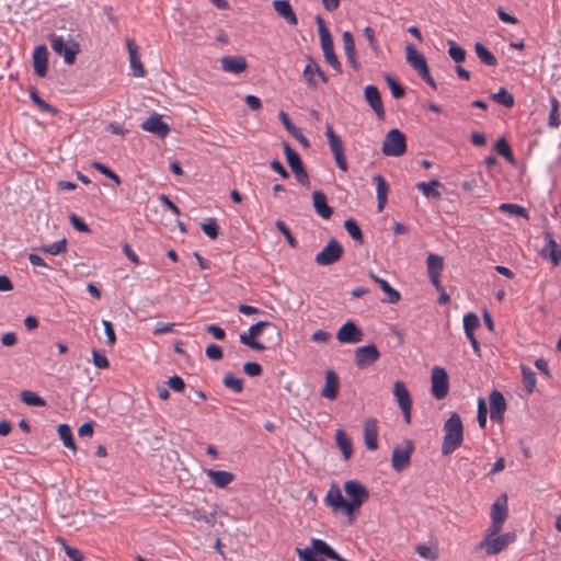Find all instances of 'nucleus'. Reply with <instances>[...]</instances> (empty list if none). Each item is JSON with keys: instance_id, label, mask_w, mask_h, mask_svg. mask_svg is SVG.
<instances>
[{"instance_id": "nucleus-60", "label": "nucleus", "mask_w": 561, "mask_h": 561, "mask_svg": "<svg viewBox=\"0 0 561 561\" xmlns=\"http://www.w3.org/2000/svg\"><path fill=\"white\" fill-rule=\"evenodd\" d=\"M206 356L211 360H220L224 357L222 350L217 344H209L206 347Z\"/></svg>"}, {"instance_id": "nucleus-8", "label": "nucleus", "mask_w": 561, "mask_h": 561, "mask_svg": "<svg viewBox=\"0 0 561 561\" xmlns=\"http://www.w3.org/2000/svg\"><path fill=\"white\" fill-rule=\"evenodd\" d=\"M325 136L328 139V144L330 150L334 157V161L340 170L346 172L348 169L347 160L344 153V146L341 138L334 133L332 126L327 124L325 126Z\"/></svg>"}, {"instance_id": "nucleus-14", "label": "nucleus", "mask_w": 561, "mask_h": 561, "mask_svg": "<svg viewBox=\"0 0 561 561\" xmlns=\"http://www.w3.org/2000/svg\"><path fill=\"white\" fill-rule=\"evenodd\" d=\"M325 503L330 506L334 512L342 511L345 515L352 517L353 516V504H350L346 501L341 490L336 485H332L325 496Z\"/></svg>"}, {"instance_id": "nucleus-7", "label": "nucleus", "mask_w": 561, "mask_h": 561, "mask_svg": "<svg viewBox=\"0 0 561 561\" xmlns=\"http://www.w3.org/2000/svg\"><path fill=\"white\" fill-rule=\"evenodd\" d=\"M381 151L387 157H401L407 151L405 135L397 129H390L383 139Z\"/></svg>"}, {"instance_id": "nucleus-11", "label": "nucleus", "mask_w": 561, "mask_h": 561, "mask_svg": "<svg viewBox=\"0 0 561 561\" xmlns=\"http://www.w3.org/2000/svg\"><path fill=\"white\" fill-rule=\"evenodd\" d=\"M431 391L436 400L446 398L449 391V379L445 368L435 366L431 373Z\"/></svg>"}, {"instance_id": "nucleus-37", "label": "nucleus", "mask_w": 561, "mask_h": 561, "mask_svg": "<svg viewBox=\"0 0 561 561\" xmlns=\"http://www.w3.org/2000/svg\"><path fill=\"white\" fill-rule=\"evenodd\" d=\"M440 186V182L438 180H431L430 182H419L416 184V188L427 198H439L440 193L437 191V187Z\"/></svg>"}, {"instance_id": "nucleus-44", "label": "nucleus", "mask_w": 561, "mask_h": 561, "mask_svg": "<svg viewBox=\"0 0 561 561\" xmlns=\"http://www.w3.org/2000/svg\"><path fill=\"white\" fill-rule=\"evenodd\" d=\"M21 400L27 405L45 407L46 401L33 391L24 390L21 392Z\"/></svg>"}, {"instance_id": "nucleus-52", "label": "nucleus", "mask_w": 561, "mask_h": 561, "mask_svg": "<svg viewBox=\"0 0 561 561\" xmlns=\"http://www.w3.org/2000/svg\"><path fill=\"white\" fill-rule=\"evenodd\" d=\"M385 79H386V82L388 83V85L391 90V94L394 99H401L404 96V94H405L404 88L394 78L387 75L385 77Z\"/></svg>"}, {"instance_id": "nucleus-50", "label": "nucleus", "mask_w": 561, "mask_h": 561, "mask_svg": "<svg viewBox=\"0 0 561 561\" xmlns=\"http://www.w3.org/2000/svg\"><path fill=\"white\" fill-rule=\"evenodd\" d=\"M363 34L367 38L368 45H369L370 49L373 50L374 55L376 57H379V55L381 54V49H380V46H379L378 41L376 38L374 28L370 27V26H366L363 30Z\"/></svg>"}, {"instance_id": "nucleus-34", "label": "nucleus", "mask_w": 561, "mask_h": 561, "mask_svg": "<svg viewBox=\"0 0 561 561\" xmlns=\"http://www.w3.org/2000/svg\"><path fill=\"white\" fill-rule=\"evenodd\" d=\"M369 275H370L371 279L376 284H378L379 287L381 288V290L387 295V302L397 304L400 300V298H401L400 293L398 290H396L394 288H392L387 280L378 277L373 272H370Z\"/></svg>"}, {"instance_id": "nucleus-54", "label": "nucleus", "mask_w": 561, "mask_h": 561, "mask_svg": "<svg viewBox=\"0 0 561 561\" xmlns=\"http://www.w3.org/2000/svg\"><path fill=\"white\" fill-rule=\"evenodd\" d=\"M202 230L210 239H216L218 237L219 227H218L217 221L215 219L210 218L202 224Z\"/></svg>"}, {"instance_id": "nucleus-20", "label": "nucleus", "mask_w": 561, "mask_h": 561, "mask_svg": "<svg viewBox=\"0 0 561 561\" xmlns=\"http://www.w3.org/2000/svg\"><path fill=\"white\" fill-rule=\"evenodd\" d=\"M490 400V417L494 422H501L506 410L504 396L499 390H493L489 397Z\"/></svg>"}, {"instance_id": "nucleus-22", "label": "nucleus", "mask_w": 561, "mask_h": 561, "mask_svg": "<svg viewBox=\"0 0 561 561\" xmlns=\"http://www.w3.org/2000/svg\"><path fill=\"white\" fill-rule=\"evenodd\" d=\"M546 245L541 250V255L551 261L553 265H557L561 261V247L556 242L552 233L549 231L545 232Z\"/></svg>"}, {"instance_id": "nucleus-21", "label": "nucleus", "mask_w": 561, "mask_h": 561, "mask_svg": "<svg viewBox=\"0 0 561 561\" xmlns=\"http://www.w3.org/2000/svg\"><path fill=\"white\" fill-rule=\"evenodd\" d=\"M48 49L45 45H38L33 51L34 72L44 78L47 73Z\"/></svg>"}, {"instance_id": "nucleus-49", "label": "nucleus", "mask_w": 561, "mask_h": 561, "mask_svg": "<svg viewBox=\"0 0 561 561\" xmlns=\"http://www.w3.org/2000/svg\"><path fill=\"white\" fill-rule=\"evenodd\" d=\"M494 149L499 154L503 156L508 162H514V157L511 147L505 138L497 139L494 145Z\"/></svg>"}, {"instance_id": "nucleus-64", "label": "nucleus", "mask_w": 561, "mask_h": 561, "mask_svg": "<svg viewBox=\"0 0 561 561\" xmlns=\"http://www.w3.org/2000/svg\"><path fill=\"white\" fill-rule=\"evenodd\" d=\"M168 386L175 392H181L184 390L185 388V382L184 380L178 376V375H174L172 377L169 378L168 380Z\"/></svg>"}, {"instance_id": "nucleus-45", "label": "nucleus", "mask_w": 561, "mask_h": 561, "mask_svg": "<svg viewBox=\"0 0 561 561\" xmlns=\"http://www.w3.org/2000/svg\"><path fill=\"white\" fill-rule=\"evenodd\" d=\"M415 552L425 560L435 561L438 559V550L434 546L417 545Z\"/></svg>"}, {"instance_id": "nucleus-36", "label": "nucleus", "mask_w": 561, "mask_h": 561, "mask_svg": "<svg viewBox=\"0 0 561 561\" xmlns=\"http://www.w3.org/2000/svg\"><path fill=\"white\" fill-rule=\"evenodd\" d=\"M474 50L483 65L490 67H495L497 65L496 57L482 43H476Z\"/></svg>"}, {"instance_id": "nucleus-38", "label": "nucleus", "mask_w": 561, "mask_h": 561, "mask_svg": "<svg viewBox=\"0 0 561 561\" xmlns=\"http://www.w3.org/2000/svg\"><path fill=\"white\" fill-rule=\"evenodd\" d=\"M57 432L65 447L76 450L71 427L68 424H60Z\"/></svg>"}, {"instance_id": "nucleus-18", "label": "nucleus", "mask_w": 561, "mask_h": 561, "mask_svg": "<svg viewBox=\"0 0 561 561\" xmlns=\"http://www.w3.org/2000/svg\"><path fill=\"white\" fill-rule=\"evenodd\" d=\"M336 339L341 343L356 344L363 341L364 333L355 322L347 321L339 329Z\"/></svg>"}, {"instance_id": "nucleus-42", "label": "nucleus", "mask_w": 561, "mask_h": 561, "mask_svg": "<svg viewBox=\"0 0 561 561\" xmlns=\"http://www.w3.org/2000/svg\"><path fill=\"white\" fill-rule=\"evenodd\" d=\"M520 371L523 376V382L525 383L528 393H531L537 382L536 375L530 367L525 365L520 366Z\"/></svg>"}, {"instance_id": "nucleus-62", "label": "nucleus", "mask_w": 561, "mask_h": 561, "mask_svg": "<svg viewBox=\"0 0 561 561\" xmlns=\"http://www.w3.org/2000/svg\"><path fill=\"white\" fill-rule=\"evenodd\" d=\"M192 517L197 522H205L208 525H214L216 522V513H211L209 515L203 514L199 510H195L192 513Z\"/></svg>"}, {"instance_id": "nucleus-12", "label": "nucleus", "mask_w": 561, "mask_h": 561, "mask_svg": "<svg viewBox=\"0 0 561 561\" xmlns=\"http://www.w3.org/2000/svg\"><path fill=\"white\" fill-rule=\"evenodd\" d=\"M343 247L335 239H331L328 244L316 255L314 261L318 265L328 266L337 262L343 255Z\"/></svg>"}, {"instance_id": "nucleus-55", "label": "nucleus", "mask_w": 561, "mask_h": 561, "mask_svg": "<svg viewBox=\"0 0 561 561\" xmlns=\"http://www.w3.org/2000/svg\"><path fill=\"white\" fill-rule=\"evenodd\" d=\"M448 54L450 58L456 62H462L466 58V50L453 42L450 43Z\"/></svg>"}, {"instance_id": "nucleus-28", "label": "nucleus", "mask_w": 561, "mask_h": 561, "mask_svg": "<svg viewBox=\"0 0 561 561\" xmlns=\"http://www.w3.org/2000/svg\"><path fill=\"white\" fill-rule=\"evenodd\" d=\"M365 446L369 450L378 448V428L375 419H367L364 424Z\"/></svg>"}, {"instance_id": "nucleus-29", "label": "nucleus", "mask_w": 561, "mask_h": 561, "mask_svg": "<svg viewBox=\"0 0 561 561\" xmlns=\"http://www.w3.org/2000/svg\"><path fill=\"white\" fill-rule=\"evenodd\" d=\"M248 65L241 56H224L221 58V68L225 72L238 75L247 69Z\"/></svg>"}, {"instance_id": "nucleus-9", "label": "nucleus", "mask_w": 561, "mask_h": 561, "mask_svg": "<svg viewBox=\"0 0 561 561\" xmlns=\"http://www.w3.org/2000/svg\"><path fill=\"white\" fill-rule=\"evenodd\" d=\"M284 152L286 156V160L291 171L295 174L296 180L304 186H309L310 180L309 175L302 164L301 158L297 151H295L289 144H284Z\"/></svg>"}, {"instance_id": "nucleus-6", "label": "nucleus", "mask_w": 561, "mask_h": 561, "mask_svg": "<svg viewBox=\"0 0 561 561\" xmlns=\"http://www.w3.org/2000/svg\"><path fill=\"white\" fill-rule=\"evenodd\" d=\"M407 61L419 73V76L433 89H436V83L430 73L428 66L425 57L419 53L414 45L409 43L405 46Z\"/></svg>"}, {"instance_id": "nucleus-57", "label": "nucleus", "mask_w": 561, "mask_h": 561, "mask_svg": "<svg viewBox=\"0 0 561 561\" xmlns=\"http://www.w3.org/2000/svg\"><path fill=\"white\" fill-rule=\"evenodd\" d=\"M477 420H478V424L481 428H484L486 426L488 410H486L485 401L481 398L479 399V402H478Z\"/></svg>"}, {"instance_id": "nucleus-61", "label": "nucleus", "mask_w": 561, "mask_h": 561, "mask_svg": "<svg viewBox=\"0 0 561 561\" xmlns=\"http://www.w3.org/2000/svg\"><path fill=\"white\" fill-rule=\"evenodd\" d=\"M69 220L76 230L84 233L90 232L89 226L76 214H70Z\"/></svg>"}, {"instance_id": "nucleus-35", "label": "nucleus", "mask_w": 561, "mask_h": 561, "mask_svg": "<svg viewBox=\"0 0 561 561\" xmlns=\"http://www.w3.org/2000/svg\"><path fill=\"white\" fill-rule=\"evenodd\" d=\"M335 442L337 447L343 454V458L348 460L353 453V446L351 439L347 437L343 430H337L335 433Z\"/></svg>"}, {"instance_id": "nucleus-32", "label": "nucleus", "mask_w": 561, "mask_h": 561, "mask_svg": "<svg viewBox=\"0 0 561 561\" xmlns=\"http://www.w3.org/2000/svg\"><path fill=\"white\" fill-rule=\"evenodd\" d=\"M312 203L316 213L323 219H329L333 214V208L328 205L327 196L322 191H314L312 194Z\"/></svg>"}, {"instance_id": "nucleus-3", "label": "nucleus", "mask_w": 561, "mask_h": 561, "mask_svg": "<svg viewBox=\"0 0 561 561\" xmlns=\"http://www.w3.org/2000/svg\"><path fill=\"white\" fill-rule=\"evenodd\" d=\"M516 539L515 534L494 531L488 528L483 539L476 546V550H485L489 556L497 554L505 550Z\"/></svg>"}, {"instance_id": "nucleus-47", "label": "nucleus", "mask_w": 561, "mask_h": 561, "mask_svg": "<svg viewBox=\"0 0 561 561\" xmlns=\"http://www.w3.org/2000/svg\"><path fill=\"white\" fill-rule=\"evenodd\" d=\"M222 382L226 388L232 390L234 393H240L243 390V380L232 374H227Z\"/></svg>"}, {"instance_id": "nucleus-16", "label": "nucleus", "mask_w": 561, "mask_h": 561, "mask_svg": "<svg viewBox=\"0 0 561 561\" xmlns=\"http://www.w3.org/2000/svg\"><path fill=\"white\" fill-rule=\"evenodd\" d=\"M354 355L356 366L363 369L376 363L380 357V352L375 344H369L357 347Z\"/></svg>"}, {"instance_id": "nucleus-24", "label": "nucleus", "mask_w": 561, "mask_h": 561, "mask_svg": "<svg viewBox=\"0 0 561 561\" xmlns=\"http://www.w3.org/2000/svg\"><path fill=\"white\" fill-rule=\"evenodd\" d=\"M126 47H127L128 55H129V62H130V68H131L133 75L138 78L145 77L146 70L142 66V62L140 61V59L138 57L139 47L130 38L126 39Z\"/></svg>"}, {"instance_id": "nucleus-17", "label": "nucleus", "mask_w": 561, "mask_h": 561, "mask_svg": "<svg viewBox=\"0 0 561 561\" xmlns=\"http://www.w3.org/2000/svg\"><path fill=\"white\" fill-rule=\"evenodd\" d=\"M344 490L351 499L350 504H353V511L358 508L368 499L367 489L356 480L346 481L344 483Z\"/></svg>"}, {"instance_id": "nucleus-27", "label": "nucleus", "mask_w": 561, "mask_h": 561, "mask_svg": "<svg viewBox=\"0 0 561 561\" xmlns=\"http://www.w3.org/2000/svg\"><path fill=\"white\" fill-rule=\"evenodd\" d=\"M272 4L275 12L289 25L294 26L298 24L297 15L288 0H274Z\"/></svg>"}, {"instance_id": "nucleus-10", "label": "nucleus", "mask_w": 561, "mask_h": 561, "mask_svg": "<svg viewBox=\"0 0 561 561\" xmlns=\"http://www.w3.org/2000/svg\"><path fill=\"white\" fill-rule=\"evenodd\" d=\"M393 397L396 402L398 403L402 414L404 422L407 424L411 423V410H412V398L409 389L405 383L401 380H396L393 383Z\"/></svg>"}, {"instance_id": "nucleus-26", "label": "nucleus", "mask_w": 561, "mask_h": 561, "mask_svg": "<svg viewBox=\"0 0 561 561\" xmlns=\"http://www.w3.org/2000/svg\"><path fill=\"white\" fill-rule=\"evenodd\" d=\"M342 41H343V48L346 56V59L350 64V66L357 71L360 67L358 60H357V54H356V47L353 34L350 31H345L342 34Z\"/></svg>"}, {"instance_id": "nucleus-15", "label": "nucleus", "mask_w": 561, "mask_h": 561, "mask_svg": "<svg viewBox=\"0 0 561 561\" xmlns=\"http://www.w3.org/2000/svg\"><path fill=\"white\" fill-rule=\"evenodd\" d=\"M414 446L411 440H405L404 446L394 447L391 455V466L394 471L401 472L405 469L411 461V455Z\"/></svg>"}, {"instance_id": "nucleus-40", "label": "nucleus", "mask_w": 561, "mask_h": 561, "mask_svg": "<svg viewBox=\"0 0 561 561\" xmlns=\"http://www.w3.org/2000/svg\"><path fill=\"white\" fill-rule=\"evenodd\" d=\"M427 273L431 274H440L444 268V260L438 254H430L426 260Z\"/></svg>"}, {"instance_id": "nucleus-58", "label": "nucleus", "mask_w": 561, "mask_h": 561, "mask_svg": "<svg viewBox=\"0 0 561 561\" xmlns=\"http://www.w3.org/2000/svg\"><path fill=\"white\" fill-rule=\"evenodd\" d=\"M92 358H93V364L95 367H98L100 369H106L110 367V362L103 353H100L99 351L93 350Z\"/></svg>"}, {"instance_id": "nucleus-53", "label": "nucleus", "mask_w": 561, "mask_h": 561, "mask_svg": "<svg viewBox=\"0 0 561 561\" xmlns=\"http://www.w3.org/2000/svg\"><path fill=\"white\" fill-rule=\"evenodd\" d=\"M240 342L255 351H264L266 348L263 343L255 341V337L250 332L241 333Z\"/></svg>"}, {"instance_id": "nucleus-48", "label": "nucleus", "mask_w": 561, "mask_h": 561, "mask_svg": "<svg viewBox=\"0 0 561 561\" xmlns=\"http://www.w3.org/2000/svg\"><path fill=\"white\" fill-rule=\"evenodd\" d=\"M463 330L466 335H471L474 330L480 325L478 316L473 312H468L463 317Z\"/></svg>"}, {"instance_id": "nucleus-41", "label": "nucleus", "mask_w": 561, "mask_h": 561, "mask_svg": "<svg viewBox=\"0 0 561 561\" xmlns=\"http://www.w3.org/2000/svg\"><path fill=\"white\" fill-rule=\"evenodd\" d=\"M39 250L42 252L50 254V255H58V254L65 253L67 251V240L65 238L60 239L50 244L41 247Z\"/></svg>"}, {"instance_id": "nucleus-1", "label": "nucleus", "mask_w": 561, "mask_h": 561, "mask_svg": "<svg viewBox=\"0 0 561 561\" xmlns=\"http://www.w3.org/2000/svg\"><path fill=\"white\" fill-rule=\"evenodd\" d=\"M300 561H325L324 557L334 561H348L341 557L324 540L313 538L310 547L296 548Z\"/></svg>"}, {"instance_id": "nucleus-59", "label": "nucleus", "mask_w": 561, "mask_h": 561, "mask_svg": "<svg viewBox=\"0 0 561 561\" xmlns=\"http://www.w3.org/2000/svg\"><path fill=\"white\" fill-rule=\"evenodd\" d=\"M32 101L44 112L56 113V108L39 98L36 91L31 92Z\"/></svg>"}, {"instance_id": "nucleus-5", "label": "nucleus", "mask_w": 561, "mask_h": 561, "mask_svg": "<svg viewBox=\"0 0 561 561\" xmlns=\"http://www.w3.org/2000/svg\"><path fill=\"white\" fill-rule=\"evenodd\" d=\"M49 42L53 50L64 58L65 64H75L76 57L80 53V45L77 41L71 37L65 39L61 35L51 34Z\"/></svg>"}, {"instance_id": "nucleus-39", "label": "nucleus", "mask_w": 561, "mask_h": 561, "mask_svg": "<svg viewBox=\"0 0 561 561\" xmlns=\"http://www.w3.org/2000/svg\"><path fill=\"white\" fill-rule=\"evenodd\" d=\"M559 108H560V104H559L558 99L551 98L548 125L552 128H558L561 124Z\"/></svg>"}, {"instance_id": "nucleus-23", "label": "nucleus", "mask_w": 561, "mask_h": 561, "mask_svg": "<svg viewBox=\"0 0 561 561\" xmlns=\"http://www.w3.org/2000/svg\"><path fill=\"white\" fill-rule=\"evenodd\" d=\"M314 76H318L323 83L328 82V77L325 76L319 64L310 57L309 62L304 69V79L306 80L307 84L312 89L317 88Z\"/></svg>"}, {"instance_id": "nucleus-13", "label": "nucleus", "mask_w": 561, "mask_h": 561, "mask_svg": "<svg viewBox=\"0 0 561 561\" xmlns=\"http://www.w3.org/2000/svg\"><path fill=\"white\" fill-rule=\"evenodd\" d=\"M508 516L507 496L506 494L500 495L491 507V525L494 531H501L502 527Z\"/></svg>"}, {"instance_id": "nucleus-56", "label": "nucleus", "mask_w": 561, "mask_h": 561, "mask_svg": "<svg viewBox=\"0 0 561 561\" xmlns=\"http://www.w3.org/2000/svg\"><path fill=\"white\" fill-rule=\"evenodd\" d=\"M275 226L284 234V237L286 238L288 244L291 248H296L297 241L294 238V236L291 234V232H290L289 228L286 226V224L284 221H282V220H277L275 222Z\"/></svg>"}, {"instance_id": "nucleus-31", "label": "nucleus", "mask_w": 561, "mask_h": 561, "mask_svg": "<svg viewBox=\"0 0 561 561\" xmlns=\"http://www.w3.org/2000/svg\"><path fill=\"white\" fill-rule=\"evenodd\" d=\"M373 181L376 184V193H377V210L381 213L385 209V206L388 201V192L389 186L386 180L380 174H375L373 176Z\"/></svg>"}, {"instance_id": "nucleus-51", "label": "nucleus", "mask_w": 561, "mask_h": 561, "mask_svg": "<svg viewBox=\"0 0 561 561\" xmlns=\"http://www.w3.org/2000/svg\"><path fill=\"white\" fill-rule=\"evenodd\" d=\"M499 209L503 213H508L510 215L527 218V210L517 205V204H511V203H503L500 205Z\"/></svg>"}, {"instance_id": "nucleus-46", "label": "nucleus", "mask_w": 561, "mask_h": 561, "mask_svg": "<svg viewBox=\"0 0 561 561\" xmlns=\"http://www.w3.org/2000/svg\"><path fill=\"white\" fill-rule=\"evenodd\" d=\"M492 98L496 103L505 107L514 106V96L505 88H501Z\"/></svg>"}, {"instance_id": "nucleus-43", "label": "nucleus", "mask_w": 561, "mask_h": 561, "mask_svg": "<svg viewBox=\"0 0 561 561\" xmlns=\"http://www.w3.org/2000/svg\"><path fill=\"white\" fill-rule=\"evenodd\" d=\"M344 228L355 241L360 244L364 242L362 230L355 219H346L344 221Z\"/></svg>"}, {"instance_id": "nucleus-4", "label": "nucleus", "mask_w": 561, "mask_h": 561, "mask_svg": "<svg viewBox=\"0 0 561 561\" xmlns=\"http://www.w3.org/2000/svg\"><path fill=\"white\" fill-rule=\"evenodd\" d=\"M316 23L318 25V33L320 36L321 48L323 50V55H324L327 62L336 72H339V73L342 72V66L335 55L333 39H332L330 31L325 26V23L320 15L316 16Z\"/></svg>"}, {"instance_id": "nucleus-2", "label": "nucleus", "mask_w": 561, "mask_h": 561, "mask_svg": "<svg viewBox=\"0 0 561 561\" xmlns=\"http://www.w3.org/2000/svg\"><path fill=\"white\" fill-rule=\"evenodd\" d=\"M444 440L442 444V454L448 456L454 453L463 440V425L461 417L453 413L444 424Z\"/></svg>"}, {"instance_id": "nucleus-33", "label": "nucleus", "mask_w": 561, "mask_h": 561, "mask_svg": "<svg viewBox=\"0 0 561 561\" xmlns=\"http://www.w3.org/2000/svg\"><path fill=\"white\" fill-rule=\"evenodd\" d=\"M339 393V377L333 370L325 373V385L321 390V396L329 400H334Z\"/></svg>"}, {"instance_id": "nucleus-63", "label": "nucleus", "mask_w": 561, "mask_h": 561, "mask_svg": "<svg viewBox=\"0 0 561 561\" xmlns=\"http://www.w3.org/2000/svg\"><path fill=\"white\" fill-rule=\"evenodd\" d=\"M244 373L250 377L260 376L262 373V367L260 364L255 362H248L243 365Z\"/></svg>"}, {"instance_id": "nucleus-19", "label": "nucleus", "mask_w": 561, "mask_h": 561, "mask_svg": "<svg viewBox=\"0 0 561 561\" xmlns=\"http://www.w3.org/2000/svg\"><path fill=\"white\" fill-rule=\"evenodd\" d=\"M141 129L151 133L159 138H165L171 130L170 126L163 122L162 116L157 113L150 115L141 123Z\"/></svg>"}, {"instance_id": "nucleus-30", "label": "nucleus", "mask_w": 561, "mask_h": 561, "mask_svg": "<svg viewBox=\"0 0 561 561\" xmlns=\"http://www.w3.org/2000/svg\"><path fill=\"white\" fill-rule=\"evenodd\" d=\"M205 473L210 482L219 489L226 488L234 480V474L225 470L206 469Z\"/></svg>"}, {"instance_id": "nucleus-25", "label": "nucleus", "mask_w": 561, "mask_h": 561, "mask_svg": "<svg viewBox=\"0 0 561 561\" xmlns=\"http://www.w3.org/2000/svg\"><path fill=\"white\" fill-rule=\"evenodd\" d=\"M365 100L376 113L377 117L382 119L385 117V110L381 102L379 90L375 85H367L364 91Z\"/></svg>"}]
</instances>
